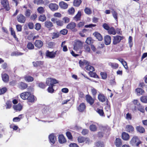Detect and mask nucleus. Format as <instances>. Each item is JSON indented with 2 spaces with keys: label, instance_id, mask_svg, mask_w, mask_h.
<instances>
[{
  "label": "nucleus",
  "instance_id": "1",
  "mask_svg": "<svg viewBox=\"0 0 147 147\" xmlns=\"http://www.w3.org/2000/svg\"><path fill=\"white\" fill-rule=\"evenodd\" d=\"M141 142L137 136H134L131 139L129 143L132 146L138 147Z\"/></svg>",
  "mask_w": 147,
  "mask_h": 147
},
{
  "label": "nucleus",
  "instance_id": "2",
  "mask_svg": "<svg viewBox=\"0 0 147 147\" xmlns=\"http://www.w3.org/2000/svg\"><path fill=\"white\" fill-rule=\"evenodd\" d=\"M83 47V43L80 40H76L75 42L74 49L76 51L82 49Z\"/></svg>",
  "mask_w": 147,
  "mask_h": 147
},
{
  "label": "nucleus",
  "instance_id": "3",
  "mask_svg": "<svg viewBox=\"0 0 147 147\" xmlns=\"http://www.w3.org/2000/svg\"><path fill=\"white\" fill-rule=\"evenodd\" d=\"M46 83L47 85L53 86L54 84L57 83L58 82L55 79L49 78L47 79Z\"/></svg>",
  "mask_w": 147,
  "mask_h": 147
},
{
  "label": "nucleus",
  "instance_id": "4",
  "mask_svg": "<svg viewBox=\"0 0 147 147\" xmlns=\"http://www.w3.org/2000/svg\"><path fill=\"white\" fill-rule=\"evenodd\" d=\"M76 26V23L74 22H71L67 25L66 28L67 29L72 30L74 32H76L78 31V30L75 28Z\"/></svg>",
  "mask_w": 147,
  "mask_h": 147
},
{
  "label": "nucleus",
  "instance_id": "5",
  "mask_svg": "<svg viewBox=\"0 0 147 147\" xmlns=\"http://www.w3.org/2000/svg\"><path fill=\"white\" fill-rule=\"evenodd\" d=\"M1 3L6 10L8 11L10 9V8L8 0H2L1 1Z\"/></svg>",
  "mask_w": 147,
  "mask_h": 147
},
{
  "label": "nucleus",
  "instance_id": "6",
  "mask_svg": "<svg viewBox=\"0 0 147 147\" xmlns=\"http://www.w3.org/2000/svg\"><path fill=\"white\" fill-rule=\"evenodd\" d=\"M123 38V37L120 36H113V43L114 45H116L119 43Z\"/></svg>",
  "mask_w": 147,
  "mask_h": 147
},
{
  "label": "nucleus",
  "instance_id": "7",
  "mask_svg": "<svg viewBox=\"0 0 147 147\" xmlns=\"http://www.w3.org/2000/svg\"><path fill=\"white\" fill-rule=\"evenodd\" d=\"M78 142L80 143L85 142L86 143H88L90 142L89 139L87 138L82 136H79L78 138Z\"/></svg>",
  "mask_w": 147,
  "mask_h": 147
},
{
  "label": "nucleus",
  "instance_id": "8",
  "mask_svg": "<svg viewBox=\"0 0 147 147\" xmlns=\"http://www.w3.org/2000/svg\"><path fill=\"white\" fill-rule=\"evenodd\" d=\"M17 21L21 23H24L26 21V17L22 14L18 15L17 17Z\"/></svg>",
  "mask_w": 147,
  "mask_h": 147
},
{
  "label": "nucleus",
  "instance_id": "9",
  "mask_svg": "<svg viewBox=\"0 0 147 147\" xmlns=\"http://www.w3.org/2000/svg\"><path fill=\"white\" fill-rule=\"evenodd\" d=\"M57 51L55 52H49V51H47L46 53V55L47 57H49L50 58H53L55 57Z\"/></svg>",
  "mask_w": 147,
  "mask_h": 147
},
{
  "label": "nucleus",
  "instance_id": "10",
  "mask_svg": "<svg viewBox=\"0 0 147 147\" xmlns=\"http://www.w3.org/2000/svg\"><path fill=\"white\" fill-rule=\"evenodd\" d=\"M49 8L52 11L57 10L58 8V6L55 3H51L49 5Z\"/></svg>",
  "mask_w": 147,
  "mask_h": 147
},
{
  "label": "nucleus",
  "instance_id": "11",
  "mask_svg": "<svg viewBox=\"0 0 147 147\" xmlns=\"http://www.w3.org/2000/svg\"><path fill=\"white\" fill-rule=\"evenodd\" d=\"M30 92H26L22 93L20 96L21 98L23 100L27 99L28 97L30 96Z\"/></svg>",
  "mask_w": 147,
  "mask_h": 147
},
{
  "label": "nucleus",
  "instance_id": "12",
  "mask_svg": "<svg viewBox=\"0 0 147 147\" xmlns=\"http://www.w3.org/2000/svg\"><path fill=\"white\" fill-rule=\"evenodd\" d=\"M105 43L106 45L110 44L111 42V37L110 36L107 35L104 37Z\"/></svg>",
  "mask_w": 147,
  "mask_h": 147
},
{
  "label": "nucleus",
  "instance_id": "13",
  "mask_svg": "<svg viewBox=\"0 0 147 147\" xmlns=\"http://www.w3.org/2000/svg\"><path fill=\"white\" fill-rule=\"evenodd\" d=\"M117 59L121 63L125 69H128L127 63L124 59L121 58H118Z\"/></svg>",
  "mask_w": 147,
  "mask_h": 147
},
{
  "label": "nucleus",
  "instance_id": "14",
  "mask_svg": "<svg viewBox=\"0 0 147 147\" xmlns=\"http://www.w3.org/2000/svg\"><path fill=\"white\" fill-rule=\"evenodd\" d=\"M137 109L142 113H144L145 111L144 108L142 107L140 104H139L138 105L137 107L136 106V107L133 109L134 111H136Z\"/></svg>",
  "mask_w": 147,
  "mask_h": 147
},
{
  "label": "nucleus",
  "instance_id": "15",
  "mask_svg": "<svg viewBox=\"0 0 147 147\" xmlns=\"http://www.w3.org/2000/svg\"><path fill=\"white\" fill-rule=\"evenodd\" d=\"M93 34L98 40L101 41L102 40V37L99 33L97 32H95Z\"/></svg>",
  "mask_w": 147,
  "mask_h": 147
},
{
  "label": "nucleus",
  "instance_id": "16",
  "mask_svg": "<svg viewBox=\"0 0 147 147\" xmlns=\"http://www.w3.org/2000/svg\"><path fill=\"white\" fill-rule=\"evenodd\" d=\"M86 99L87 102L90 105H92L94 102V99L90 95H87L86 96Z\"/></svg>",
  "mask_w": 147,
  "mask_h": 147
},
{
  "label": "nucleus",
  "instance_id": "17",
  "mask_svg": "<svg viewBox=\"0 0 147 147\" xmlns=\"http://www.w3.org/2000/svg\"><path fill=\"white\" fill-rule=\"evenodd\" d=\"M59 142L60 144H63L66 142V140L64 136L62 135H60L58 137Z\"/></svg>",
  "mask_w": 147,
  "mask_h": 147
},
{
  "label": "nucleus",
  "instance_id": "18",
  "mask_svg": "<svg viewBox=\"0 0 147 147\" xmlns=\"http://www.w3.org/2000/svg\"><path fill=\"white\" fill-rule=\"evenodd\" d=\"M86 105L84 103H82L80 104L78 107V110L80 112L84 111L86 109Z\"/></svg>",
  "mask_w": 147,
  "mask_h": 147
},
{
  "label": "nucleus",
  "instance_id": "19",
  "mask_svg": "<svg viewBox=\"0 0 147 147\" xmlns=\"http://www.w3.org/2000/svg\"><path fill=\"white\" fill-rule=\"evenodd\" d=\"M79 63L80 66L81 67H83L84 65L89 64V62L85 60H83L82 61L80 60L79 61Z\"/></svg>",
  "mask_w": 147,
  "mask_h": 147
},
{
  "label": "nucleus",
  "instance_id": "20",
  "mask_svg": "<svg viewBox=\"0 0 147 147\" xmlns=\"http://www.w3.org/2000/svg\"><path fill=\"white\" fill-rule=\"evenodd\" d=\"M122 138L124 140H128L129 139V136L128 134L123 132L122 134Z\"/></svg>",
  "mask_w": 147,
  "mask_h": 147
},
{
  "label": "nucleus",
  "instance_id": "21",
  "mask_svg": "<svg viewBox=\"0 0 147 147\" xmlns=\"http://www.w3.org/2000/svg\"><path fill=\"white\" fill-rule=\"evenodd\" d=\"M49 138L50 142L52 144L55 143L56 140V138L53 134H51L49 136Z\"/></svg>",
  "mask_w": 147,
  "mask_h": 147
},
{
  "label": "nucleus",
  "instance_id": "22",
  "mask_svg": "<svg viewBox=\"0 0 147 147\" xmlns=\"http://www.w3.org/2000/svg\"><path fill=\"white\" fill-rule=\"evenodd\" d=\"M60 7L62 9H67L68 7L67 4L63 1H61L59 4Z\"/></svg>",
  "mask_w": 147,
  "mask_h": 147
},
{
  "label": "nucleus",
  "instance_id": "23",
  "mask_svg": "<svg viewBox=\"0 0 147 147\" xmlns=\"http://www.w3.org/2000/svg\"><path fill=\"white\" fill-rule=\"evenodd\" d=\"M43 44L42 42L40 40H36L34 43L35 46L38 48L41 47H42Z\"/></svg>",
  "mask_w": 147,
  "mask_h": 147
},
{
  "label": "nucleus",
  "instance_id": "24",
  "mask_svg": "<svg viewBox=\"0 0 147 147\" xmlns=\"http://www.w3.org/2000/svg\"><path fill=\"white\" fill-rule=\"evenodd\" d=\"M136 129L137 131L140 133H143L145 132L144 128L141 126H138L136 127Z\"/></svg>",
  "mask_w": 147,
  "mask_h": 147
},
{
  "label": "nucleus",
  "instance_id": "25",
  "mask_svg": "<svg viewBox=\"0 0 147 147\" xmlns=\"http://www.w3.org/2000/svg\"><path fill=\"white\" fill-rule=\"evenodd\" d=\"M126 130L129 132H132L134 131V128L131 125H127L126 127Z\"/></svg>",
  "mask_w": 147,
  "mask_h": 147
},
{
  "label": "nucleus",
  "instance_id": "26",
  "mask_svg": "<svg viewBox=\"0 0 147 147\" xmlns=\"http://www.w3.org/2000/svg\"><path fill=\"white\" fill-rule=\"evenodd\" d=\"M81 16V12L80 11H78L76 15L74 17V19L76 21L80 20Z\"/></svg>",
  "mask_w": 147,
  "mask_h": 147
},
{
  "label": "nucleus",
  "instance_id": "27",
  "mask_svg": "<svg viewBox=\"0 0 147 147\" xmlns=\"http://www.w3.org/2000/svg\"><path fill=\"white\" fill-rule=\"evenodd\" d=\"M45 26L49 29H50L53 26V23L49 21H46L45 23Z\"/></svg>",
  "mask_w": 147,
  "mask_h": 147
},
{
  "label": "nucleus",
  "instance_id": "28",
  "mask_svg": "<svg viewBox=\"0 0 147 147\" xmlns=\"http://www.w3.org/2000/svg\"><path fill=\"white\" fill-rule=\"evenodd\" d=\"M2 78L3 80L5 82H7L9 80V77L8 75L6 74H2Z\"/></svg>",
  "mask_w": 147,
  "mask_h": 147
},
{
  "label": "nucleus",
  "instance_id": "29",
  "mask_svg": "<svg viewBox=\"0 0 147 147\" xmlns=\"http://www.w3.org/2000/svg\"><path fill=\"white\" fill-rule=\"evenodd\" d=\"M98 98L99 100L102 102L105 101L106 98L105 96L102 94H99L98 95Z\"/></svg>",
  "mask_w": 147,
  "mask_h": 147
},
{
  "label": "nucleus",
  "instance_id": "30",
  "mask_svg": "<svg viewBox=\"0 0 147 147\" xmlns=\"http://www.w3.org/2000/svg\"><path fill=\"white\" fill-rule=\"evenodd\" d=\"M13 108L16 111H21L22 108V107L20 104H18L16 105H15L13 106Z\"/></svg>",
  "mask_w": 147,
  "mask_h": 147
},
{
  "label": "nucleus",
  "instance_id": "31",
  "mask_svg": "<svg viewBox=\"0 0 147 147\" xmlns=\"http://www.w3.org/2000/svg\"><path fill=\"white\" fill-rule=\"evenodd\" d=\"M10 30L11 31V34L15 40L17 41H18V38L17 37L16 35L15 32L12 28H10Z\"/></svg>",
  "mask_w": 147,
  "mask_h": 147
},
{
  "label": "nucleus",
  "instance_id": "32",
  "mask_svg": "<svg viewBox=\"0 0 147 147\" xmlns=\"http://www.w3.org/2000/svg\"><path fill=\"white\" fill-rule=\"evenodd\" d=\"M115 144L117 147H120L122 144L121 139L119 138H116Z\"/></svg>",
  "mask_w": 147,
  "mask_h": 147
},
{
  "label": "nucleus",
  "instance_id": "33",
  "mask_svg": "<svg viewBox=\"0 0 147 147\" xmlns=\"http://www.w3.org/2000/svg\"><path fill=\"white\" fill-rule=\"evenodd\" d=\"M85 69L87 71H89L90 72H92L94 70V67L89 65H86L85 67Z\"/></svg>",
  "mask_w": 147,
  "mask_h": 147
},
{
  "label": "nucleus",
  "instance_id": "34",
  "mask_svg": "<svg viewBox=\"0 0 147 147\" xmlns=\"http://www.w3.org/2000/svg\"><path fill=\"white\" fill-rule=\"evenodd\" d=\"M136 91L138 95L143 94L144 92V90L141 88H137L136 89Z\"/></svg>",
  "mask_w": 147,
  "mask_h": 147
},
{
  "label": "nucleus",
  "instance_id": "35",
  "mask_svg": "<svg viewBox=\"0 0 147 147\" xmlns=\"http://www.w3.org/2000/svg\"><path fill=\"white\" fill-rule=\"evenodd\" d=\"M27 99L29 102H34L35 100L34 96L33 95L31 94L30 93V96H29Z\"/></svg>",
  "mask_w": 147,
  "mask_h": 147
},
{
  "label": "nucleus",
  "instance_id": "36",
  "mask_svg": "<svg viewBox=\"0 0 147 147\" xmlns=\"http://www.w3.org/2000/svg\"><path fill=\"white\" fill-rule=\"evenodd\" d=\"M27 87V84L21 82L19 84V88L22 89H24Z\"/></svg>",
  "mask_w": 147,
  "mask_h": 147
},
{
  "label": "nucleus",
  "instance_id": "37",
  "mask_svg": "<svg viewBox=\"0 0 147 147\" xmlns=\"http://www.w3.org/2000/svg\"><path fill=\"white\" fill-rule=\"evenodd\" d=\"M24 79L25 80L28 82L32 81L34 80L33 78L29 76H26L24 77Z\"/></svg>",
  "mask_w": 147,
  "mask_h": 147
},
{
  "label": "nucleus",
  "instance_id": "38",
  "mask_svg": "<svg viewBox=\"0 0 147 147\" xmlns=\"http://www.w3.org/2000/svg\"><path fill=\"white\" fill-rule=\"evenodd\" d=\"M31 11L29 9H26L24 12V15L27 18H29L30 16Z\"/></svg>",
  "mask_w": 147,
  "mask_h": 147
},
{
  "label": "nucleus",
  "instance_id": "39",
  "mask_svg": "<svg viewBox=\"0 0 147 147\" xmlns=\"http://www.w3.org/2000/svg\"><path fill=\"white\" fill-rule=\"evenodd\" d=\"M109 65L114 69L117 68L119 67L118 64L116 63L110 62L109 63Z\"/></svg>",
  "mask_w": 147,
  "mask_h": 147
},
{
  "label": "nucleus",
  "instance_id": "40",
  "mask_svg": "<svg viewBox=\"0 0 147 147\" xmlns=\"http://www.w3.org/2000/svg\"><path fill=\"white\" fill-rule=\"evenodd\" d=\"M108 31V33L109 34L115 35L116 34L115 31L113 28L112 27L109 28Z\"/></svg>",
  "mask_w": 147,
  "mask_h": 147
},
{
  "label": "nucleus",
  "instance_id": "41",
  "mask_svg": "<svg viewBox=\"0 0 147 147\" xmlns=\"http://www.w3.org/2000/svg\"><path fill=\"white\" fill-rule=\"evenodd\" d=\"M27 48L29 50H32L34 48V44L31 42H29L27 45Z\"/></svg>",
  "mask_w": 147,
  "mask_h": 147
},
{
  "label": "nucleus",
  "instance_id": "42",
  "mask_svg": "<svg viewBox=\"0 0 147 147\" xmlns=\"http://www.w3.org/2000/svg\"><path fill=\"white\" fill-rule=\"evenodd\" d=\"M57 25L59 26H62L64 25L63 22L62 20H58L56 22Z\"/></svg>",
  "mask_w": 147,
  "mask_h": 147
},
{
  "label": "nucleus",
  "instance_id": "43",
  "mask_svg": "<svg viewBox=\"0 0 147 147\" xmlns=\"http://www.w3.org/2000/svg\"><path fill=\"white\" fill-rule=\"evenodd\" d=\"M43 63L42 61H36L33 62V64L34 67H37L40 66L43 64Z\"/></svg>",
  "mask_w": 147,
  "mask_h": 147
},
{
  "label": "nucleus",
  "instance_id": "44",
  "mask_svg": "<svg viewBox=\"0 0 147 147\" xmlns=\"http://www.w3.org/2000/svg\"><path fill=\"white\" fill-rule=\"evenodd\" d=\"M111 13L112 14L113 16L114 19L117 21V13L113 9L112 10Z\"/></svg>",
  "mask_w": 147,
  "mask_h": 147
},
{
  "label": "nucleus",
  "instance_id": "45",
  "mask_svg": "<svg viewBox=\"0 0 147 147\" xmlns=\"http://www.w3.org/2000/svg\"><path fill=\"white\" fill-rule=\"evenodd\" d=\"M81 3V0H74V5L75 6H78Z\"/></svg>",
  "mask_w": 147,
  "mask_h": 147
},
{
  "label": "nucleus",
  "instance_id": "46",
  "mask_svg": "<svg viewBox=\"0 0 147 147\" xmlns=\"http://www.w3.org/2000/svg\"><path fill=\"white\" fill-rule=\"evenodd\" d=\"M62 21L63 22L64 24L68 23L70 21V18L68 17H65L62 18Z\"/></svg>",
  "mask_w": 147,
  "mask_h": 147
},
{
  "label": "nucleus",
  "instance_id": "47",
  "mask_svg": "<svg viewBox=\"0 0 147 147\" xmlns=\"http://www.w3.org/2000/svg\"><path fill=\"white\" fill-rule=\"evenodd\" d=\"M85 13L87 15H90L92 13V11L88 7H86L84 10Z\"/></svg>",
  "mask_w": 147,
  "mask_h": 147
},
{
  "label": "nucleus",
  "instance_id": "48",
  "mask_svg": "<svg viewBox=\"0 0 147 147\" xmlns=\"http://www.w3.org/2000/svg\"><path fill=\"white\" fill-rule=\"evenodd\" d=\"M46 20V18L45 16L44 15H40L39 17V21L42 22H43Z\"/></svg>",
  "mask_w": 147,
  "mask_h": 147
},
{
  "label": "nucleus",
  "instance_id": "49",
  "mask_svg": "<svg viewBox=\"0 0 147 147\" xmlns=\"http://www.w3.org/2000/svg\"><path fill=\"white\" fill-rule=\"evenodd\" d=\"M140 100L142 102L147 103V96H144L141 97Z\"/></svg>",
  "mask_w": 147,
  "mask_h": 147
},
{
  "label": "nucleus",
  "instance_id": "50",
  "mask_svg": "<svg viewBox=\"0 0 147 147\" xmlns=\"http://www.w3.org/2000/svg\"><path fill=\"white\" fill-rule=\"evenodd\" d=\"M75 11V9L73 7L69 8L68 10L69 14L70 15H73Z\"/></svg>",
  "mask_w": 147,
  "mask_h": 147
},
{
  "label": "nucleus",
  "instance_id": "51",
  "mask_svg": "<svg viewBox=\"0 0 147 147\" xmlns=\"http://www.w3.org/2000/svg\"><path fill=\"white\" fill-rule=\"evenodd\" d=\"M21 116V115H20L18 117L14 118L13 119V121L15 122L20 121V119L22 118Z\"/></svg>",
  "mask_w": 147,
  "mask_h": 147
},
{
  "label": "nucleus",
  "instance_id": "52",
  "mask_svg": "<svg viewBox=\"0 0 147 147\" xmlns=\"http://www.w3.org/2000/svg\"><path fill=\"white\" fill-rule=\"evenodd\" d=\"M38 12L41 14L43 13L44 12V8L42 7H38L37 9Z\"/></svg>",
  "mask_w": 147,
  "mask_h": 147
},
{
  "label": "nucleus",
  "instance_id": "53",
  "mask_svg": "<svg viewBox=\"0 0 147 147\" xmlns=\"http://www.w3.org/2000/svg\"><path fill=\"white\" fill-rule=\"evenodd\" d=\"M35 29L37 31L39 30L41 28V24L39 23H37L35 24Z\"/></svg>",
  "mask_w": 147,
  "mask_h": 147
},
{
  "label": "nucleus",
  "instance_id": "54",
  "mask_svg": "<svg viewBox=\"0 0 147 147\" xmlns=\"http://www.w3.org/2000/svg\"><path fill=\"white\" fill-rule=\"evenodd\" d=\"M84 49L86 52H90V48L88 45H85L84 46Z\"/></svg>",
  "mask_w": 147,
  "mask_h": 147
},
{
  "label": "nucleus",
  "instance_id": "55",
  "mask_svg": "<svg viewBox=\"0 0 147 147\" xmlns=\"http://www.w3.org/2000/svg\"><path fill=\"white\" fill-rule=\"evenodd\" d=\"M132 38L131 36H129L128 39V43L129 46L131 48L133 45V43L132 42Z\"/></svg>",
  "mask_w": 147,
  "mask_h": 147
},
{
  "label": "nucleus",
  "instance_id": "56",
  "mask_svg": "<svg viewBox=\"0 0 147 147\" xmlns=\"http://www.w3.org/2000/svg\"><path fill=\"white\" fill-rule=\"evenodd\" d=\"M96 112L100 116H103L104 115V113L102 109H97L96 110Z\"/></svg>",
  "mask_w": 147,
  "mask_h": 147
},
{
  "label": "nucleus",
  "instance_id": "57",
  "mask_svg": "<svg viewBox=\"0 0 147 147\" xmlns=\"http://www.w3.org/2000/svg\"><path fill=\"white\" fill-rule=\"evenodd\" d=\"M11 102L7 101L6 103V109H9L11 108Z\"/></svg>",
  "mask_w": 147,
  "mask_h": 147
},
{
  "label": "nucleus",
  "instance_id": "58",
  "mask_svg": "<svg viewBox=\"0 0 147 147\" xmlns=\"http://www.w3.org/2000/svg\"><path fill=\"white\" fill-rule=\"evenodd\" d=\"M90 130L92 131H95L96 130V126L94 125H92L90 127Z\"/></svg>",
  "mask_w": 147,
  "mask_h": 147
},
{
  "label": "nucleus",
  "instance_id": "59",
  "mask_svg": "<svg viewBox=\"0 0 147 147\" xmlns=\"http://www.w3.org/2000/svg\"><path fill=\"white\" fill-rule=\"evenodd\" d=\"M91 92L93 96H95L96 95L97 93V90L95 89L92 88H91Z\"/></svg>",
  "mask_w": 147,
  "mask_h": 147
},
{
  "label": "nucleus",
  "instance_id": "60",
  "mask_svg": "<svg viewBox=\"0 0 147 147\" xmlns=\"http://www.w3.org/2000/svg\"><path fill=\"white\" fill-rule=\"evenodd\" d=\"M34 3L37 5L42 4L44 2L42 0H34Z\"/></svg>",
  "mask_w": 147,
  "mask_h": 147
},
{
  "label": "nucleus",
  "instance_id": "61",
  "mask_svg": "<svg viewBox=\"0 0 147 147\" xmlns=\"http://www.w3.org/2000/svg\"><path fill=\"white\" fill-rule=\"evenodd\" d=\"M16 30L18 32H21L22 30V26L20 24H17L16 25Z\"/></svg>",
  "mask_w": 147,
  "mask_h": 147
},
{
  "label": "nucleus",
  "instance_id": "62",
  "mask_svg": "<svg viewBox=\"0 0 147 147\" xmlns=\"http://www.w3.org/2000/svg\"><path fill=\"white\" fill-rule=\"evenodd\" d=\"M96 145L99 147H104V145L103 142H98L96 143Z\"/></svg>",
  "mask_w": 147,
  "mask_h": 147
},
{
  "label": "nucleus",
  "instance_id": "63",
  "mask_svg": "<svg viewBox=\"0 0 147 147\" xmlns=\"http://www.w3.org/2000/svg\"><path fill=\"white\" fill-rule=\"evenodd\" d=\"M7 91V88L5 87H4L1 89H0V94H4Z\"/></svg>",
  "mask_w": 147,
  "mask_h": 147
},
{
  "label": "nucleus",
  "instance_id": "64",
  "mask_svg": "<svg viewBox=\"0 0 147 147\" xmlns=\"http://www.w3.org/2000/svg\"><path fill=\"white\" fill-rule=\"evenodd\" d=\"M92 39L91 37H88L87 38L86 41V42L87 44H90L92 42Z\"/></svg>",
  "mask_w": 147,
  "mask_h": 147
}]
</instances>
